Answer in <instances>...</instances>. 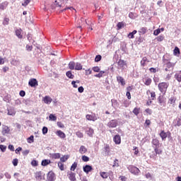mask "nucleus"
Listing matches in <instances>:
<instances>
[{
	"instance_id": "1",
	"label": "nucleus",
	"mask_w": 181,
	"mask_h": 181,
	"mask_svg": "<svg viewBox=\"0 0 181 181\" xmlns=\"http://www.w3.org/2000/svg\"><path fill=\"white\" fill-rule=\"evenodd\" d=\"M168 87H169V84L165 82H163L158 84V88L160 93H163V94L166 93V90H168Z\"/></svg>"
},
{
	"instance_id": "2",
	"label": "nucleus",
	"mask_w": 181,
	"mask_h": 181,
	"mask_svg": "<svg viewBox=\"0 0 181 181\" xmlns=\"http://www.w3.org/2000/svg\"><path fill=\"white\" fill-rule=\"evenodd\" d=\"M117 69L119 70H125L127 69V62L124 59H119L117 62Z\"/></svg>"
},
{
	"instance_id": "3",
	"label": "nucleus",
	"mask_w": 181,
	"mask_h": 181,
	"mask_svg": "<svg viewBox=\"0 0 181 181\" xmlns=\"http://www.w3.org/2000/svg\"><path fill=\"white\" fill-rule=\"evenodd\" d=\"M28 86H30V87H32L33 88H36V87L39 86V82L37 81V79L33 78L29 80Z\"/></svg>"
},
{
	"instance_id": "4",
	"label": "nucleus",
	"mask_w": 181,
	"mask_h": 181,
	"mask_svg": "<svg viewBox=\"0 0 181 181\" xmlns=\"http://www.w3.org/2000/svg\"><path fill=\"white\" fill-rule=\"evenodd\" d=\"M127 169L131 172V173H133V175H138V173H139V168L134 165H129Z\"/></svg>"
},
{
	"instance_id": "5",
	"label": "nucleus",
	"mask_w": 181,
	"mask_h": 181,
	"mask_svg": "<svg viewBox=\"0 0 181 181\" xmlns=\"http://www.w3.org/2000/svg\"><path fill=\"white\" fill-rule=\"evenodd\" d=\"M117 125L118 121H117V119H112L107 123V127H109V128H117Z\"/></svg>"
},
{
	"instance_id": "6",
	"label": "nucleus",
	"mask_w": 181,
	"mask_h": 181,
	"mask_svg": "<svg viewBox=\"0 0 181 181\" xmlns=\"http://www.w3.org/2000/svg\"><path fill=\"white\" fill-rule=\"evenodd\" d=\"M56 180V176L54 175V173L52 171H49L47 173V181H54Z\"/></svg>"
},
{
	"instance_id": "7",
	"label": "nucleus",
	"mask_w": 181,
	"mask_h": 181,
	"mask_svg": "<svg viewBox=\"0 0 181 181\" xmlns=\"http://www.w3.org/2000/svg\"><path fill=\"white\" fill-rule=\"evenodd\" d=\"M165 69V71H172V70H173V66H175V64H173L171 62H167L166 64H164Z\"/></svg>"
},
{
	"instance_id": "8",
	"label": "nucleus",
	"mask_w": 181,
	"mask_h": 181,
	"mask_svg": "<svg viewBox=\"0 0 181 181\" xmlns=\"http://www.w3.org/2000/svg\"><path fill=\"white\" fill-rule=\"evenodd\" d=\"M162 154V150L159 149V147L154 148V153L150 156V158H156L158 155Z\"/></svg>"
},
{
	"instance_id": "9",
	"label": "nucleus",
	"mask_w": 181,
	"mask_h": 181,
	"mask_svg": "<svg viewBox=\"0 0 181 181\" xmlns=\"http://www.w3.org/2000/svg\"><path fill=\"white\" fill-rule=\"evenodd\" d=\"M152 146L153 148H159V146L160 145V143L159 142V140L158 139H153L152 141Z\"/></svg>"
},
{
	"instance_id": "10",
	"label": "nucleus",
	"mask_w": 181,
	"mask_h": 181,
	"mask_svg": "<svg viewBox=\"0 0 181 181\" xmlns=\"http://www.w3.org/2000/svg\"><path fill=\"white\" fill-rule=\"evenodd\" d=\"M86 118L88 121H97V116L95 115H86Z\"/></svg>"
},
{
	"instance_id": "11",
	"label": "nucleus",
	"mask_w": 181,
	"mask_h": 181,
	"mask_svg": "<svg viewBox=\"0 0 181 181\" xmlns=\"http://www.w3.org/2000/svg\"><path fill=\"white\" fill-rule=\"evenodd\" d=\"M93 170V167L90 165H86L85 166H83V172H85V173H88L90 172H91Z\"/></svg>"
},
{
	"instance_id": "12",
	"label": "nucleus",
	"mask_w": 181,
	"mask_h": 181,
	"mask_svg": "<svg viewBox=\"0 0 181 181\" xmlns=\"http://www.w3.org/2000/svg\"><path fill=\"white\" fill-rule=\"evenodd\" d=\"M113 141L117 145H119V144H121V136L118 134L115 135L113 138Z\"/></svg>"
},
{
	"instance_id": "13",
	"label": "nucleus",
	"mask_w": 181,
	"mask_h": 181,
	"mask_svg": "<svg viewBox=\"0 0 181 181\" xmlns=\"http://www.w3.org/2000/svg\"><path fill=\"white\" fill-rule=\"evenodd\" d=\"M56 135H57V136H59L61 139H64V138H66V134L62 132V130H57L56 132Z\"/></svg>"
},
{
	"instance_id": "14",
	"label": "nucleus",
	"mask_w": 181,
	"mask_h": 181,
	"mask_svg": "<svg viewBox=\"0 0 181 181\" xmlns=\"http://www.w3.org/2000/svg\"><path fill=\"white\" fill-rule=\"evenodd\" d=\"M49 158H52V159H60V153H49Z\"/></svg>"
},
{
	"instance_id": "15",
	"label": "nucleus",
	"mask_w": 181,
	"mask_h": 181,
	"mask_svg": "<svg viewBox=\"0 0 181 181\" xmlns=\"http://www.w3.org/2000/svg\"><path fill=\"white\" fill-rule=\"evenodd\" d=\"M11 129L8 127V126H4L2 129L1 134L2 135H6V134H9Z\"/></svg>"
},
{
	"instance_id": "16",
	"label": "nucleus",
	"mask_w": 181,
	"mask_h": 181,
	"mask_svg": "<svg viewBox=\"0 0 181 181\" xmlns=\"http://www.w3.org/2000/svg\"><path fill=\"white\" fill-rule=\"evenodd\" d=\"M117 81L119 83H121V86H124L125 84V79H124V78H122V76H117Z\"/></svg>"
},
{
	"instance_id": "17",
	"label": "nucleus",
	"mask_w": 181,
	"mask_h": 181,
	"mask_svg": "<svg viewBox=\"0 0 181 181\" xmlns=\"http://www.w3.org/2000/svg\"><path fill=\"white\" fill-rule=\"evenodd\" d=\"M16 35L18 39H22L23 37V35H22V29L19 28L16 30Z\"/></svg>"
},
{
	"instance_id": "18",
	"label": "nucleus",
	"mask_w": 181,
	"mask_h": 181,
	"mask_svg": "<svg viewBox=\"0 0 181 181\" xmlns=\"http://www.w3.org/2000/svg\"><path fill=\"white\" fill-rule=\"evenodd\" d=\"M148 62L149 61H148V58H146V57H144L141 61V66H142V67H145L146 66V63Z\"/></svg>"
},
{
	"instance_id": "19",
	"label": "nucleus",
	"mask_w": 181,
	"mask_h": 181,
	"mask_svg": "<svg viewBox=\"0 0 181 181\" xmlns=\"http://www.w3.org/2000/svg\"><path fill=\"white\" fill-rule=\"evenodd\" d=\"M50 163H52V161L49 159L42 160L41 162L42 166H47V165H50Z\"/></svg>"
},
{
	"instance_id": "20",
	"label": "nucleus",
	"mask_w": 181,
	"mask_h": 181,
	"mask_svg": "<svg viewBox=\"0 0 181 181\" xmlns=\"http://www.w3.org/2000/svg\"><path fill=\"white\" fill-rule=\"evenodd\" d=\"M175 78L178 81V83H181V71L175 74Z\"/></svg>"
},
{
	"instance_id": "21",
	"label": "nucleus",
	"mask_w": 181,
	"mask_h": 181,
	"mask_svg": "<svg viewBox=\"0 0 181 181\" xmlns=\"http://www.w3.org/2000/svg\"><path fill=\"white\" fill-rule=\"evenodd\" d=\"M69 179L71 181H76V173H74L73 172H71L69 174Z\"/></svg>"
},
{
	"instance_id": "22",
	"label": "nucleus",
	"mask_w": 181,
	"mask_h": 181,
	"mask_svg": "<svg viewBox=\"0 0 181 181\" xmlns=\"http://www.w3.org/2000/svg\"><path fill=\"white\" fill-rule=\"evenodd\" d=\"M148 32V28L146 27H142L139 30V35H145Z\"/></svg>"
},
{
	"instance_id": "23",
	"label": "nucleus",
	"mask_w": 181,
	"mask_h": 181,
	"mask_svg": "<svg viewBox=\"0 0 181 181\" xmlns=\"http://www.w3.org/2000/svg\"><path fill=\"white\" fill-rule=\"evenodd\" d=\"M86 134L88 136L93 137V135L94 134V129L92 128H88L86 130Z\"/></svg>"
},
{
	"instance_id": "24",
	"label": "nucleus",
	"mask_w": 181,
	"mask_h": 181,
	"mask_svg": "<svg viewBox=\"0 0 181 181\" xmlns=\"http://www.w3.org/2000/svg\"><path fill=\"white\" fill-rule=\"evenodd\" d=\"M69 69L70 70H75L76 69V62H70L68 64Z\"/></svg>"
},
{
	"instance_id": "25",
	"label": "nucleus",
	"mask_w": 181,
	"mask_h": 181,
	"mask_svg": "<svg viewBox=\"0 0 181 181\" xmlns=\"http://www.w3.org/2000/svg\"><path fill=\"white\" fill-rule=\"evenodd\" d=\"M137 32L138 31H136V30H134L133 32L129 33L127 35L129 39H134V37H135V35H136Z\"/></svg>"
},
{
	"instance_id": "26",
	"label": "nucleus",
	"mask_w": 181,
	"mask_h": 181,
	"mask_svg": "<svg viewBox=\"0 0 181 181\" xmlns=\"http://www.w3.org/2000/svg\"><path fill=\"white\" fill-rule=\"evenodd\" d=\"M43 101L45 104H50V103H52V98L49 97V96H45L43 98Z\"/></svg>"
},
{
	"instance_id": "27",
	"label": "nucleus",
	"mask_w": 181,
	"mask_h": 181,
	"mask_svg": "<svg viewBox=\"0 0 181 181\" xmlns=\"http://www.w3.org/2000/svg\"><path fill=\"white\" fill-rule=\"evenodd\" d=\"M103 151L105 152V155H106L107 156H108V155H110V146L109 145H106L104 148Z\"/></svg>"
},
{
	"instance_id": "28",
	"label": "nucleus",
	"mask_w": 181,
	"mask_h": 181,
	"mask_svg": "<svg viewBox=\"0 0 181 181\" xmlns=\"http://www.w3.org/2000/svg\"><path fill=\"white\" fill-rule=\"evenodd\" d=\"M160 138L162 139L163 141H165V139L166 138H168V134H166V132H165V131H162L160 133Z\"/></svg>"
},
{
	"instance_id": "29",
	"label": "nucleus",
	"mask_w": 181,
	"mask_h": 181,
	"mask_svg": "<svg viewBox=\"0 0 181 181\" xmlns=\"http://www.w3.org/2000/svg\"><path fill=\"white\" fill-rule=\"evenodd\" d=\"M79 152L81 153V155H84V153L87 152V148H86L84 146H81L79 148Z\"/></svg>"
},
{
	"instance_id": "30",
	"label": "nucleus",
	"mask_w": 181,
	"mask_h": 181,
	"mask_svg": "<svg viewBox=\"0 0 181 181\" xmlns=\"http://www.w3.org/2000/svg\"><path fill=\"white\" fill-rule=\"evenodd\" d=\"M75 70H83V65L80 62L75 63Z\"/></svg>"
},
{
	"instance_id": "31",
	"label": "nucleus",
	"mask_w": 181,
	"mask_h": 181,
	"mask_svg": "<svg viewBox=\"0 0 181 181\" xmlns=\"http://www.w3.org/2000/svg\"><path fill=\"white\" fill-rule=\"evenodd\" d=\"M35 179L37 180H42V171L35 173Z\"/></svg>"
},
{
	"instance_id": "32",
	"label": "nucleus",
	"mask_w": 181,
	"mask_h": 181,
	"mask_svg": "<svg viewBox=\"0 0 181 181\" xmlns=\"http://www.w3.org/2000/svg\"><path fill=\"white\" fill-rule=\"evenodd\" d=\"M6 6H8V2L5 1L0 4V9L1 11H4V10L6 9Z\"/></svg>"
},
{
	"instance_id": "33",
	"label": "nucleus",
	"mask_w": 181,
	"mask_h": 181,
	"mask_svg": "<svg viewBox=\"0 0 181 181\" xmlns=\"http://www.w3.org/2000/svg\"><path fill=\"white\" fill-rule=\"evenodd\" d=\"M66 77H68V78H71V79L74 78V75L71 73V71H66Z\"/></svg>"
},
{
	"instance_id": "34",
	"label": "nucleus",
	"mask_w": 181,
	"mask_h": 181,
	"mask_svg": "<svg viewBox=\"0 0 181 181\" xmlns=\"http://www.w3.org/2000/svg\"><path fill=\"white\" fill-rule=\"evenodd\" d=\"M105 74V71H100L98 74L95 75V77H97L98 78H101Z\"/></svg>"
},
{
	"instance_id": "35",
	"label": "nucleus",
	"mask_w": 181,
	"mask_h": 181,
	"mask_svg": "<svg viewBox=\"0 0 181 181\" xmlns=\"http://www.w3.org/2000/svg\"><path fill=\"white\" fill-rule=\"evenodd\" d=\"M131 90H132V88H131V86L127 87V92L126 93V95L128 100H131V93L129 92L131 91Z\"/></svg>"
},
{
	"instance_id": "36",
	"label": "nucleus",
	"mask_w": 181,
	"mask_h": 181,
	"mask_svg": "<svg viewBox=\"0 0 181 181\" xmlns=\"http://www.w3.org/2000/svg\"><path fill=\"white\" fill-rule=\"evenodd\" d=\"M100 175L103 179H108V174L105 172H100Z\"/></svg>"
},
{
	"instance_id": "37",
	"label": "nucleus",
	"mask_w": 181,
	"mask_h": 181,
	"mask_svg": "<svg viewBox=\"0 0 181 181\" xmlns=\"http://www.w3.org/2000/svg\"><path fill=\"white\" fill-rule=\"evenodd\" d=\"M4 101H5L6 103H11V95H7L6 96L4 97L3 98Z\"/></svg>"
},
{
	"instance_id": "38",
	"label": "nucleus",
	"mask_w": 181,
	"mask_h": 181,
	"mask_svg": "<svg viewBox=\"0 0 181 181\" xmlns=\"http://www.w3.org/2000/svg\"><path fill=\"white\" fill-rule=\"evenodd\" d=\"M49 121H57V117L54 116L53 114H50L49 116Z\"/></svg>"
},
{
	"instance_id": "39",
	"label": "nucleus",
	"mask_w": 181,
	"mask_h": 181,
	"mask_svg": "<svg viewBox=\"0 0 181 181\" xmlns=\"http://www.w3.org/2000/svg\"><path fill=\"white\" fill-rule=\"evenodd\" d=\"M69 158H70V156L69 155H65L63 157L60 158V160L62 162H66L67 160V159H69Z\"/></svg>"
},
{
	"instance_id": "40",
	"label": "nucleus",
	"mask_w": 181,
	"mask_h": 181,
	"mask_svg": "<svg viewBox=\"0 0 181 181\" xmlns=\"http://www.w3.org/2000/svg\"><path fill=\"white\" fill-rule=\"evenodd\" d=\"M129 18H130V19H136L137 16H136V14H135V13H134L132 12H130L129 13Z\"/></svg>"
},
{
	"instance_id": "41",
	"label": "nucleus",
	"mask_w": 181,
	"mask_h": 181,
	"mask_svg": "<svg viewBox=\"0 0 181 181\" xmlns=\"http://www.w3.org/2000/svg\"><path fill=\"white\" fill-rule=\"evenodd\" d=\"M169 104H175L176 103V98L171 97L168 100Z\"/></svg>"
},
{
	"instance_id": "42",
	"label": "nucleus",
	"mask_w": 181,
	"mask_h": 181,
	"mask_svg": "<svg viewBox=\"0 0 181 181\" xmlns=\"http://www.w3.org/2000/svg\"><path fill=\"white\" fill-rule=\"evenodd\" d=\"M117 30H119L120 29H122V28H124V23H122V22H119V23L117 24Z\"/></svg>"
},
{
	"instance_id": "43",
	"label": "nucleus",
	"mask_w": 181,
	"mask_h": 181,
	"mask_svg": "<svg viewBox=\"0 0 181 181\" xmlns=\"http://www.w3.org/2000/svg\"><path fill=\"white\" fill-rule=\"evenodd\" d=\"M156 39L157 42H163V40L165 39V36L159 35Z\"/></svg>"
},
{
	"instance_id": "44",
	"label": "nucleus",
	"mask_w": 181,
	"mask_h": 181,
	"mask_svg": "<svg viewBox=\"0 0 181 181\" xmlns=\"http://www.w3.org/2000/svg\"><path fill=\"white\" fill-rule=\"evenodd\" d=\"M174 54L176 56L177 54H180V49H179V47H175L174 49Z\"/></svg>"
},
{
	"instance_id": "45",
	"label": "nucleus",
	"mask_w": 181,
	"mask_h": 181,
	"mask_svg": "<svg viewBox=\"0 0 181 181\" xmlns=\"http://www.w3.org/2000/svg\"><path fill=\"white\" fill-rule=\"evenodd\" d=\"M15 114H16V112H15L13 110V109H10V110H8V115L13 116V115H15Z\"/></svg>"
},
{
	"instance_id": "46",
	"label": "nucleus",
	"mask_w": 181,
	"mask_h": 181,
	"mask_svg": "<svg viewBox=\"0 0 181 181\" xmlns=\"http://www.w3.org/2000/svg\"><path fill=\"white\" fill-rule=\"evenodd\" d=\"M77 168V162H74L72 165L71 166V170L74 172L76 170V168Z\"/></svg>"
},
{
	"instance_id": "47",
	"label": "nucleus",
	"mask_w": 181,
	"mask_h": 181,
	"mask_svg": "<svg viewBox=\"0 0 181 181\" xmlns=\"http://www.w3.org/2000/svg\"><path fill=\"white\" fill-rule=\"evenodd\" d=\"M151 83H152V79H151V78H148L146 79L144 84L146 86H151Z\"/></svg>"
},
{
	"instance_id": "48",
	"label": "nucleus",
	"mask_w": 181,
	"mask_h": 181,
	"mask_svg": "<svg viewBox=\"0 0 181 181\" xmlns=\"http://www.w3.org/2000/svg\"><path fill=\"white\" fill-rule=\"evenodd\" d=\"M139 110H140V108L135 107L133 110V114H134V115H138L139 114Z\"/></svg>"
},
{
	"instance_id": "49",
	"label": "nucleus",
	"mask_w": 181,
	"mask_h": 181,
	"mask_svg": "<svg viewBox=\"0 0 181 181\" xmlns=\"http://www.w3.org/2000/svg\"><path fill=\"white\" fill-rule=\"evenodd\" d=\"M58 167L59 168L60 170H64V164L62 162L58 163Z\"/></svg>"
},
{
	"instance_id": "50",
	"label": "nucleus",
	"mask_w": 181,
	"mask_h": 181,
	"mask_svg": "<svg viewBox=\"0 0 181 181\" xmlns=\"http://www.w3.org/2000/svg\"><path fill=\"white\" fill-rule=\"evenodd\" d=\"M101 59H103V57H101V55H96L95 58V62L96 63H98V62H100Z\"/></svg>"
},
{
	"instance_id": "51",
	"label": "nucleus",
	"mask_w": 181,
	"mask_h": 181,
	"mask_svg": "<svg viewBox=\"0 0 181 181\" xmlns=\"http://www.w3.org/2000/svg\"><path fill=\"white\" fill-rule=\"evenodd\" d=\"M32 0H24V2L22 3L23 6H28V5H29V4H30V1Z\"/></svg>"
},
{
	"instance_id": "52",
	"label": "nucleus",
	"mask_w": 181,
	"mask_h": 181,
	"mask_svg": "<svg viewBox=\"0 0 181 181\" xmlns=\"http://www.w3.org/2000/svg\"><path fill=\"white\" fill-rule=\"evenodd\" d=\"M25 49L28 52H32V50L33 49V46L27 45L25 47Z\"/></svg>"
},
{
	"instance_id": "53",
	"label": "nucleus",
	"mask_w": 181,
	"mask_h": 181,
	"mask_svg": "<svg viewBox=\"0 0 181 181\" xmlns=\"http://www.w3.org/2000/svg\"><path fill=\"white\" fill-rule=\"evenodd\" d=\"M48 131H49V129H47V127H42V134H43V135H46V134H47Z\"/></svg>"
},
{
	"instance_id": "54",
	"label": "nucleus",
	"mask_w": 181,
	"mask_h": 181,
	"mask_svg": "<svg viewBox=\"0 0 181 181\" xmlns=\"http://www.w3.org/2000/svg\"><path fill=\"white\" fill-rule=\"evenodd\" d=\"M82 160L83 162H88V160H90V158H88V156H83Z\"/></svg>"
},
{
	"instance_id": "55",
	"label": "nucleus",
	"mask_w": 181,
	"mask_h": 181,
	"mask_svg": "<svg viewBox=\"0 0 181 181\" xmlns=\"http://www.w3.org/2000/svg\"><path fill=\"white\" fill-rule=\"evenodd\" d=\"M34 138L35 136H30L28 139V144H32L34 141Z\"/></svg>"
},
{
	"instance_id": "56",
	"label": "nucleus",
	"mask_w": 181,
	"mask_h": 181,
	"mask_svg": "<svg viewBox=\"0 0 181 181\" xmlns=\"http://www.w3.org/2000/svg\"><path fill=\"white\" fill-rule=\"evenodd\" d=\"M31 165L32 166H37V165H39V163L36 160H33L31 161Z\"/></svg>"
},
{
	"instance_id": "57",
	"label": "nucleus",
	"mask_w": 181,
	"mask_h": 181,
	"mask_svg": "<svg viewBox=\"0 0 181 181\" xmlns=\"http://www.w3.org/2000/svg\"><path fill=\"white\" fill-rule=\"evenodd\" d=\"M92 70L95 71V73H99L100 71V67L98 66H94L92 68Z\"/></svg>"
},
{
	"instance_id": "58",
	"label": "nucleus",
	"mask_w": 181,
	"mask_h": 181,
	"mask_svg": "<svg viewBox=\"0 0 181 181\" xmlns=\"http://www.w3.org/2000/svg\"><path fill=\"white\" fill-rule=\"evenodd\" d=\"M159 33H160V29L159 28L153 31L154 36H158Z\"/></svg>"
},
{
	"instance_id": "59",
	"label": "nucleus",
	"mask_w": 181,
	"mask_h": 181,
	"mask_svg": "<svg viewBox=\"0 0 181 181\" xmlns=\"http://www.w3.org/2000/svg\"><path fill=\"white\" fill-rule=\"evenodd\" d=\"M76 136H78V138H83V133L81 132H77L76 133Z\"/></svg>"
},
{
	"instance_id": "60",
	"label": "nucleus",
	"mask_w": 181,
	"mask_h": 181,
	"mask_svg": "<svg viewBox=\"0 0 181 181\" xmlns=\"http://www.w3.org/2000/svg\"><path fill=\"white\" fill-rule=\"evenodd\" d=\"M18 162L19 161H18V158H14L13 160V166H18Z\"/></svg>"
},
{
	"instance_id": "61",
	"label": "nucleus",
	"mask_w": 181,
	"mask_h": 181,
	"mask_svg": "<svg viewBox=\"0 0 181 181\" xmlns=\"http://www.w3.org/2000/svg\"><path fill=\"white\" fill-rule=\"evenodd\" d=\"M0 149L2 152H5V151H6V146H4V145L1 144Z\"/></svg>"
},
{
	"instance_id": "62",
	"label": "nucleus",
	"mask_w": 181,
	"mask_h": 181,
	"mask_svg": "<svg viewBox=\"0 0 181 181\" xmlns=\"http://www.w3.org/2000/svg\"><path fill=\"white\" fill-rule=\"evenodd\" d=\"M57 125L59 128H64V124L62 122H57Z\"/></svg>"
},
{
	"instance_id": "63",
	"label": "nucleus",
	"mask_w": 181,
	"mask_h": 181,
	"mask_svg": "<svg viewBox=\"0 0 181 181\" xmlns=\"http://www.w3.org/2000/svg\"><path fill=\"white\" fill-rule=\"evenodd\" d=\"M3 25H9V18H4L3 21Z\"/></svg>"
},
{
	"instance_id": "64",
	"label": "nucleus",
	"mask_w": 181,
	"mask_h": 181,
	"mask_svg": "<svg viewBox=\"0 0 181 181\" xmlns=\"http://www.w3.org/2000/svg\"><path fill=\"white\" fill-rule=\"evenodd\" d=\"M111 101H112V107H117V100L113 99V100H112Z\"/></svg>"
}]
</instances>
